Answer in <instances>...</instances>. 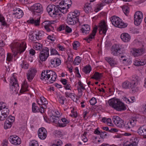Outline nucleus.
Returning <instances> with one entry per match:
<instances>
[{
    "mask_svg": "<svg viewBox=\"0 0 146 146\" xmlns=\"http://www.w3.org/2000/svg\"><path fill=\"white\" fill-rule=\"evenodd\" d=\"M108 102L110 106L117 111L125 110L126 109L124 104L118 99H111L108 100Z\"/></svg>",
    "mask_w": 146,
    "mask_h": 146,
    "instance_id": "obj_2",
    "label": "nucleus"
},
{
    "mask_svg": "<svg viewBox=\"0 0 146 146\" xmlns=\"http://www.w3.org/2000/svg\"><path fill=\"white\" fill-rule=\"evenodd\" d=\"M49 56L46 55L45 54L40 53L39 54L40 60H39V63H41L42 62L45 61Z\"/></svg>",
    "mask_w": 146,
    "mask_h": 146,
    "instance_id": "obj_31",
    "label": "nucleus"
},
{
    "mask_svg": "<svg viewBox=\"0 0 146 146\" xmlns=\"http://www.w3.org/2000/svg\"><path fill=\"white\" fill-rule=\"evenodd\" d=\"M7 116V114L3 115L1 113V115H0V121L4 120Z\"/></svg>",
    "mask_w": 146,
    "mask_h": 146,
    "instance_id": "obj_61",
    "label": "nucleus"
},
{
    "mask_svg": "<svg viewBox=\"0 0 146 146\" xmlns=\"http://www.w3.org/2000/svg\"><path fill=\"white\" fill-rule=\"evenodd\" d=\"M79 46V43L78 41L74 42L73 44V48L75 50H76L77 48Z\"/></svg>",
    "mask_w": 146,
    "mask_h": 146,
    "instance_id": "obj_55",
    "label": "nucleus"
},
{
    "mask_svg": "<svg viewBox=\"0 0 146 146\" xmlns=\"http://www.w3.org/2000/svg\"><path fill=\"white\" fill-rule=\"evenodd\" d=\"M121 38L123 42H128L130 41L131 39V36L128 33H123L121 34Z\"/></svg>",
    "mask_w": 146,
    "mask_h": 146,
    "instance_id": "obj_26",
    "label": "nucleus"
},
{
    "mask_svg": "<svg viewBox=\"0 0 146 146\" xmlns=\"http://www.w3.org/2000/svg\"><path fill=\"white\" fill-rule=\"evenodd\" d=\"M90 30V26L87 24L84 25L83 27L81 29L82 33H85L86 34L89 33Z\"/></svg>",
    "mask_w": 146,
    "mask_h": 146,
    "instance_id": "obj_29",
    "label": "nucleus"
},
{
    "mask_svg": "<svg viewBox=\"0 0 146 146\" xmlns=\"http://www.w3.org/2000/svg\"><path fill=\"white\" fill-rule=\"evenodd\" d=\"M12 123L8 121H5L4 125V128L5 129L11 128L12 125Z\"/></svg>",
    "mask_w": 146,
    "mask_h": 146,
    "instance_id": "obj_45",
    "label": "nucleus"
},
{
    "mask_svg": "<svg viewBox=\"0 0 146 146\" xmlns=\"http://www.w3.org/2000/svg\"><path fill=\"white\" fill-rule=\"evenodd\" d=\"M90 104L92 106L94 105L96 103V98L94 97L92 98L90 101Z\"/></svg>",
    "mask_w": 146,
    "mask_h": 146,
    "instance_id": "obj_56",
    "label": "nucleus"
},
{
    "mask_svg": "<svg viewBox=\"0 0 146 146\" xmlns=\"http://www.w3.org/2000/svg\"><path fill=\"white\" fill-rule=\"evenodd\" d=\"M38 107L37 106L35 103H33L32 104V111L35 113L38 112Z\"/></svg>",
    "mask_w": 146,
    "mask_h": 146,
    "instance_id": "obj_46",
    "label": "nucleus"
},
{
    "mask_svg": "<svg viewBox=\"0 0 146 146\" xmlns=\"http://www.w3.org/2000/svg\"><path fill=\"white\" fill-rule=\"evenodd\" d=\"M50 62L51 66L54 67L58 66L61 63V60L58 58L51 59Z\"/></svg>",
    "mask_w": 146,
    "mask_h": 146,
    "instance_id": "obj_23",
    "label": "nucleus"
},
{
    "mask_svg": "<svg viewBox=\"0 0 146 146\" xmlns=\"http://www.w3.org/2000/svg\"><path fill=\"white\" fill-rule=\"evenodd\" d=\"M3 109V110L1 112L2 114H3V115L7 114V115L9 113V109H8L7 108H5H5H2V109Z\"/></svg>",
    "mask_w": 146,
    "mask_h": 146,
    "instance_id": "obj_50",
    "label": "nucleus"
},
{
    "mask_svg": "<svg viewBox=\"0 0 146 146\" xmlns=\"http://www.w3.org/2000/svg\"><path fill=\"white\" fill-rule=\"evenodd\" d=\"M138 134L143 136L144 138H146V128L144 126L140 127L137 130Z\"/></svg>",
    "mask_w": 146,
    "mask_h": 146,
    "instance_id": "obj_22",
    "label": "nucleus"
},
{
    "mask_svg": "<svg viewBox=\"0 0 146 146\" xmlns=\"http://www.w3.org/2000/svg\"><path fill=\"white\" fill-rule=\"evenodd\" d=\"M105 131H104L103 132H100V135L101 137L103 139L105 138L107 135Z\"/></svg>",
    "mask_w": 146,
    "mask_h": 146,
    "instance_id": "obj_57",
    "label": "nucleus"
},
{
    "mask_svg": "<svg viewBox=\"0 0 146 146\" xmlns=\"http://www.w3.org/2000/svg\"><path fill=\"white\" fill-rule=\"evenodd\" d=\"M0 22L1 23V25L3 26H6L7 25L4 17L1 15H0Z\"/></svg>",
    "mask_w": 146,
    "mask_h": 146,
    "instance_id": "obj_47",
    "label": "nucleus"
},
{
    "mask_svg": "<svg viewBox=\"0 0 146 146\" xmlns=\"http://www.w3.org/2000/svg\"><path fill=\"white\" fill-rule=\"evenodd\" d=\"M8 139L11 143L14 145H19L21 143V139L15 135H11L9 137Z\"/></svg>",
    "mask_w": 146,
    "mask_h": 146,
    "instance_id": "obj_10",
    "label": "nucleus"
},
{
    "mask_svg": "<svg viewBox=\"0 0 146 146\" xmlns=\"http://www.w3.org/2000/svg\"><path fill=\"white\" fill-rule=\"evenodd\" d=\"M146 62L143 61H141L140 60H135L134 64L136 66H139L145 65Z\"/></svg>",
    "mask_w": 146,
    "mask_h": 146,
    "instance_id": "obj_36",
    "label": "nucleus"
},
{
    "mask_svg": "<svg viewBox=\"0 0 146 146\" xmlns=\"http://www.w3.org/2000/svg\"><path fill=\"white\" fill-rule=\"evenodd\" d=\"M139 78L138 76L137 75H133L132 76V81L131 82L132 85H133L132 88H135L136 89H137V86L138 84Z\"/></svg>",
    "mask_w": 146,
    "mask_h": 146,
    "instance_id": "obj_27",
    "label": "nucleus"
},
{
    "mask_svg": "<svg viewBox=\"0 0 146 146\" xmlns=\"http://www.w3.org/2000/svg\"><path fill=\"white\" fill-rule=\"evenodd\" d=\"M21 67L22 68L27 69L29 68V64L25 60L22 61V62L20 64Z\"/></svg>",
    "mask_w": 146,
    "mask_h": 146,
    "instance_id": "obj_34",
    "label": "nucleus"
},
{
    "mask_svg": "<svg viewBox=\"0 0 146 146\" xmlns=\"http://www.w3.org/2000/svg\"><path fill=\"white\" fill-rule=\"evenodd\" d=\"M37 71L34 68H31L28 71L27 75V78L31 82L36 75Z\"/></svg>",
    "mask_w": 146,
    "mask_h": 146,
    "instance_id": "obj_16",
    "label": "nucleus"
},
{
    "mask_svg": "<svg viewBox=\"0 0 146 146\" xmlns=\"http://www.w3.org/2000/svg\"><path fill=\"white\" fill-rule=\"evenodd\" d=\"M10 85L11 92L15 94H17L19 86L17 80L15 77H13L11 78Z\"/></svg>",
    "mask_w": 146,
    "mask_h": 146,
    "instance_id": "obj_5",
    "label": "nucleus"
},
{
    "mask_svg": "<svg viewBox=\"0 0 146 146\" xmlns=\"http://www.w3.org/2000/svg\"><path fill=\"white\" fill-rule=\"evenodd\" d=\"M58 7L60 8V13L61 12L63 14L66 13L68 11L67 9H68L67 7L66 8V6L62 7L58 6Z\"/></svg>",
    "mask_w": 146,
    "mask_h": 146,
    "instance_id": "obj_44",
    "label": "nucleus"
},
{
    "mask_svg": "<svg viewBox=\"0 0 146 146\" xmlns=\"http://www.w3.org/2000/svg\"><path fill=\"white\" fill-rule=\"evenodd\" d=\"M72 15H73L74 17H78L80 15V12L79 11H75L74 12L70 13Z\"/></svg>",
    "mask_w": 146,
    "mask_h": 146,
    "instance_id": "obj_51",
    "label": "nucleus"
},
{
    "mask_svg": "<svg viewBox=\"0 0 146 146\" xmlns=\"http://www.w3.org/2000/svg\"><path fill=\"white\" fill-rule=\"evenodd\" d=\"M6 120L12 124V123L15 120V117L12 116H9L7 118Z\"/></svg>",
    "mask_w": 146,
    "mask_h": 146,
    "instance_id": "obj_53",
    "label": "nucleus"
},
{
    "mask_svg": "<svg viewBox=\"0 0 146 146\" xmlns=\"http://www.w3.org/2000/svg\"><path fill=\"white\" fill-rule=\"evenodd\" d=\"M43 32H34L32 34L29 35L30 39L33 41L41 40L43 36Z\"/></svg>",
    "mask_w": 146,
    "mask_h": 146,
    "instance_id": "obj_7",
    "label": "nucleus"
},
{
    "mask_svg": "<svg viewBox=\"0 0 146 146\" xmlns=\"http://www.w3.org/2000/svg\"><path fill=\"white\" fill-rule=\"evenodd\" d=\"M13 55L11 54L8 53L7 54V60L9 61H11L12 60Z\"/></svg>",
    "mask_w": 146,
    "mask_h": 146,
    "instance_id": "obj_52",
    "label": "nucleus"
},
{
    "mask_svg": "<svg viewBox=\"0 0 146 146\" xmlns=\"http://www.w3.org/2000/svg\"><path fill=\"white\" fill-rule=\"evenodd\" d=\"M67 23L70 25H74L78 22H79V18L74 17L71 14L68 16L67 19Z\"/></svg>",
    "mask_w": 146,
    "mask_h": 146,
    "instance_id": "obj_14",
    "label": "nucleus"
},
{
    "mask_svg": "<svg viewBox=\"0 0 146 146\" xmlns=\"http://www.w3.org/2000/svg\"><path fill=\"white\" fill-rule=\"evenodd\" d=\"M137 143L136 141L133 142L131 143L126 145L125 146H136Z\"/></svg>",
    "mask_w": 146,
    "mask_h": 146,
    "instance_id": "obj_64",
    "label": "nucleus"
},
{
    "mask_svg": "<svg viewBox=\"0 0 146 146\" xmlns=\"http://www.w3.org/2000/svg\"><path fill=\"white\" fill-rule=\"evenodd\" d=\"M65 29L66 32L68 33H70L72 31V29L68 26H66Z\"/></svg>",
    "mask_w": 146,
    "mask_h": 146,
    "instance_id": "obj_62",
    "label": "nucleus"
},
{
    "mask_svg": "<svg viewBox=\"0 0 146 146\" xmlns=\"http://www.w3.org/2000/svg\"><path fill=\"white\" fill-rule=\"evenodd\" d=\"M30 146H38V142L35 140H33L29 143Z\"/></svg>",
    "mask_w": 146,
    "mask_h": 146,
    "instance_id": "obj_49",
    "label": "nucleus"
},
{
    "mask_svg": "<svg viewBox=\"0 0 146 146\" xmlns=\"http://www.w3.org/2000/svg\"><path fill=\"white\" fill-rule=\"evenodd\" d=\"M133 85H132L131 82L126 80L123 82L121 85V86L123 88L127 89L129 88H131L132 91H136L137 89H136L135 88H132Z\"/></svg>",
    "mask_w": 146,
    "mask_h": 146,
    "instance_id": "obj_18",
    "label": "nucleus"
},
{
    "mask_svg": "<svg viewBox=\"0 0 146 146\" xmlns=\"http://www.w3.org/2000/svg\"><path fill=\"white\" fill-rule=\"evenodd\" d=\"M99 27L100 34L101 35L103 34L105 35L108 28L105 21H101L99 24Z\"/></svg>",
    "mask_w": 146,
    "mask_h": 146,
    "instance_id": "obj_15",
    "label": "nucleus"
},
{
    "mask_svg": "<svg viewBox=\"0 0 146 146\" xmlns=\"http://www.w3.org/2000/svg\"><path fill=\"white\" fill-rule=\"evenodd\" d=\"M97 29L98 28L97 26H96L94 28L92 33L89 35L88 38L86 37L85 38V39L88 42H90V41L92 40V39L94 38V36L96 33Z\"/></svg>",
    "mask_w": 146,
    "mask_h": 146,
    "instance_id": "obj_24",
    "label": "nucleus"
},
{
    "mask_svg": "<svg viewBox=\"0 0 146 146\" xmlns=\"http://www.w3.org/2000/svg\"><path fill=\"white\" fill-rule=\"evenodd\" d=\"M28 88L27 82L26 81H25L22 85L21 89V90L20 92H23L27 91L28 90Z\"/></svg>",
    "mask_w": 146,
    "mask_h": 146,
    "instance_id": "obj_33",
    "label": "nucleus"
},
{
    "mask_svg": "<svg viewBox=\"0 0 146 146\" xmlns=\"http://www.w3.org/2000/svg\"><path fill=\"white\" fill-rule=\"evenodd\" d=\"M112 121L118 127L120 128L124 127V121L119 117L117 116H113L112 118Z\"/></svg>",
    "mask_w": 146,
    "mask_h": 146,
    "instance_id": "obj_12",
    "label": "nucleus"
},
{
    "mask_svg": "<svg viewBox=\"0 0 146 146\" xmlns=\"http://www.w3.org/2000/svg\"><path fill=\"white\" fill-rule=\"evenodd\" d=\"M53 74V71L50 70H43L41 74L40 79L42 80L44 79L47 81V82L48 83V80L50 78V74Z\"/></svg>",
    "mask_w": 146,
    "mask_h": 146,
    "instance_id": "obj_9",
    "label": "nucleus"
},
{
    "mask_svg": "<svg viewBox=\"0 0 146 146\" xmlns=\"http://www.w3.org/2000/svg\"><path fill=\"white\" fill-rule=\"evenodd\" d=\"M40 100L43 103V104H48V102L46 100V99L43 97L42 96L40 98Z\"/></svg>",
    "mask_w": 146,
    "mask_h": 146,
    "instance_id": "obj_60",
    "label": "nucleus"
},
{
    "mask_svg": "<svg viewBox=\"0 0 146 146\" xmlns=\"http://www.w3.org/2000/svg\"><path fill=\"white\" fill-rule=\"evenodd\" d=\"M50 120L52 122L57 124L59 121L60 122L61 121V120L60 119L59 117L53 115L50 117Z\"/></svg>",
    "mask_w": 146,
    "mask_h": 146,
    "instance_id": "obj_30",
    "label": "nucleus"
},
{
    "mask_svg": "<svg viewBox=\"0 0 146 146\" xmlns=\"http://www.w3.org/2000/svg\"><path fill=\"white\" fill-rule=\"evenodd\" d=\"M82 58L79 56H76L73 62V64L75 65H78L81 61Z\"/></svg>",
    "mask_w": 146,
    "mask_h": 146,
    "instance_id": "obj_43",
    "label": "nucleus"
},
{
    "mask_svg": "<svg viewBox=\"0 0 146 146\" xmlns=\"http://www.w3.org/2000/svg\"><path fill=\"white\" fill-rule=\"evenodd\" d=\"M58 5L62 7H63V6H66L68 8H69L70 7L69 5L70 6V4L68 3H66V2L64 1V0L61 1L59 3V5Z\"/></svg>",
    "mask_w": 146,
    "mask_h": 146,
    "instance_id": "obj_42",
    "label": "nucleus"
},
{
    "mask_svg": "<svg viewBox=\"0 0 146 146\" xmlns=\"http://www.w3.org/2000/svg\"><path fill=\"white\" fill-rule=\"evenodd\" d=\"M123 54H122L119 55L120 56L121 58V60H122L123 63H124L125 62H126V61L128 59L124 55L125 53L124 51H123Z\"/></svg>",
    "mask_w": 146,
    "mask_h": 146,
    "instance_id": "obj_48",
    "label": "nucleus"
},
{
    "mask_svg": "<svg viewBox=\"0 0 146 146\" xmlns=\"http://www.w3.org/2000/svg\"><path fill=\"white\" fill-rule=\"evenodd\" d=\"M28 23L33 24L34 25L37 26L40 25V18L38 17L37 19H32L27 21Z\"/></svg>",
    "mask_w": 146,
    "mask_h": 146,
    "instance_id": "obj_28",
    "label": "nucleus"
},
{
    "mask_svg": "<svg viewBox=\"0 0 146 146\" xmlns=\"http://www.w3.org/2000/svg\"><path fill=\"white\" fill-rule=\"evenodd\" d=\"M144 53V49L143 48L135 49L133 50V54L135 57H136L141 55Z\"/></svg>",
    "mask_w": 146,
    "mask_h": 146,
    "instance_id": "obj_25",
    "label": "nucleus"
},
{
    "mask_svg": "<svg viewBox=\"0 0 146 146\" xmlns=\"http://www.w3.org/2000/svg\"><path fill=\"white\" fill-rule=\"evenodd\" d=\"M143 17L142 13L138 11L136 12L134 15V24L135 25H138L141 23Z\"/></svg>",
    "mask_w": 146,
    "mask_h": 146,
    "instance_id": "obj_11",
    "label": "nucleus"
},
{
    "mask_svg": "<svg viewBox=\"0 0 146 146\" xmlns=\"http://www.w3.org/2000/svg\"><path fill=\"white\" fill-rule=\"evenodd\" d=\"M30 10L34 14H41L43 11L42 5L39 3H36L31 6L30 7Z\"/></svg>",
    "mask_w": 146,
    "mask_h": 146,
    "instance_id": "obj_6",
    "label": "nucleus"
},
{
    "mask_svg": "<svg viewBox=\"0 0 146 146\" xmlns=\"http://www.w3.org/2000/svg\"><path fill=\"white\" fill-rule=\"evenodd\" d=\"M46 10L49 15L52 17H55L57 15L59 16L60 15L58 5L56 6L54 5H49L47 6Z\"/></svg>",
    "mask_w": 146,
    "mask_h": 146,
    "instance_id": "obj_3",
    "label": "nucleus"
},
{
    "mask_svg": "<svg viewBox=\"0 0 146 146\" xmlns=\"http://www.w3.org/2000/svg\"><path fill=\"white\" fill-rule=\"evenodd\" d=\"M106 123L108 124V125L111 126L113 124L111 122V119L110 118H108L106 120Z\"/></svg>",
    "mask_w": 146,
    "mask_h": 146,
    "instance_id": "obj_59",
    "label": "nucleus"
},
{
    "mask_svg": "<svg viewBox=\"0 0 146 146\" xmlns=\"http://www.w3.org/2000/svg\"><path fill=\"white\" fill-rule=\"evenodd\" d=\"M50 50L51 55L58 54L57 51L54 48H51Z\"/></svg>",
    "mask_w": 146,
    "mask_h": 146,
    "instance_id": "obj_54",
    "label": "nucleus"
},
{
    "mask_svg": "<svg viewBox=\"0 0 146 146\" xmlns=\"http://www.w3.org/2000/svg\"><path fill=\"white\" fill-rule=\"evenodd\" d=\"M84 10L85 12L88 13L91 11L92 8L91 6L85 5L84 7Z\"/></svg>",
    "mask_w": 146,
    "mask_h": 146,
    "instance_id": "obj_41",
    "label": "nucleus"
},
{
    "mask_svg": "<svg viewBox=\"0 0 146 146\" xmlns=\"http://www.w3.org/2000/svg\"><path fill=\"white\" fill-rule=\"evenodd\" d=\"M111 22L114 26L120 28H124L127 27V24L122 21L121 19L118 17L113 16L110 18Z\"/></svg>",
    "mask_w": 146,
    "mask_h": 146,
    "instance_id": "obj_4",
    "label": "nucleus"
},
{
    "mask_svg": "<svg viewBox=\"0 0 146 146\" xmlns=\"http://www.w3.org/2000/svg\"><path fill=\"white\" fill-rule=\"evenodd\" d=\"M52 22L50 21H46L43 23V25H44V27L45 29L48 32H50L53 29V27L52 26Z\"/></svg>",
    "mask_w": 146,
    "mask_h": 146,
    "instance_id": "obj_20",
    "label": "nucleus"
},
{
    "mask_svg": "<svg viewBox=\"0 0 146 146\" xmlns=\"http://www.w3.org/2000/svg\"><path fill=\"white\" fill-rule=\"evenodd\" d=\"M105 59L111 67H113L117 64V62L115 59L113 58L106 57L105 58Z\"/></svg>",
    "mask_w": 146,
    "mask_h": 146,
    "instance_id": "obj_19",
    "label": "nucleus"
},
{
    "mask_svg": "<svg viewBox=\"0 0 146 146\" xmlns=\"http://www.w3.org/2000/svg\"><path fill=\"white\" fill-rule=\"evenodd\" d=\"M78 97L80 98L82 95V91L80 88H78Z\"/></svg>",
    "mask_w": 146,
    "mask_h": 146,
    "instance_id": "obj_63",
    "label": "nucleus"
},
{
    "mask_svg": "<svg viewBox=\"0 0 146 146\" xmlns=\"http://www.w3.org/2000/svg\"><path fill=\"white\" fill-rule=\"evenodd\" d=\"M137 120L135 117L129 120L127 123L124 124V127L126 129H131L133 128L136 125Z\"/></svg>",
    "mask_w": 146,
    "mask_h": 146,
    "instance_id": "obj_13",
    "label": "nucleus"
},
{
    "mask_svg": "<svg viewBox=\"0 0 146 146\" xmlns=\"http://www.w3.org/2000/svg\"><path fill=\"white\" fill-rule=\"evenodd\" d=\"M40 53L49 56V49L47 47H44L43 48L42 50L40 52Z\"/></svg>",
    "mask_w": 146,
    "mask_h": 146,
    "instance_id": "obj_37",
    "label": "nucleus"
},
{
    "mask_svg": "<svg viewBox=\"0 0 146 146\" xmlns=\"http://www.w3.org/2000/svg\"><path fill=\"white\" fill-rule=\"evenodd\" d=\"M130 31L133 33H139V30L135 27H133Z\"/></svg>",
    "mask_w": 146,
    "mask_h": 146,
    "instance_id": "obj_58",
    "label": "nucleus"
},
{
    "mask_svg": "<svg viewBox=\"0 0 146 146\" xmlns=\"http://www.w3.org/2000/svg\"><path fill=\"white\" fill-rule=\"evenodd\" d=\"M13 11L14 13H13V14L15 15V17L17 19L21 18L23 15L22 10L19 8H15L13 10Z\"/></svg>",
    "mask_w": 146,
    "mask_h": 146,
    "instance_id": "obj_21",
    "label": "nucleus"
},
{
    "mask_svg": "<svg viewBox=\"0 0 146 146\" xmlns=\"http://www.w3.org/2000/svg\"><path fill=\"white\" fill-rule=\"evenodd\" d=\"M120 46L118 44H114L111 47V54L113 56H117L119 55L123 54V51H121Z\"/></svg>",
    "mask_w": 146,
    "mask_h": 146,
    "instance_id": "obj_8",
    "label": "nucleus"
},
{
    "mask_svg": "<svg viewBox=\"0 0 146 146\" xmlns=\"http://www.w3.org/2000/svg\"><path fill=\"white\" fill-rule=\"evenodd\" d=\"M102 74L98 72H96L92 76L91 78L94 79L96 80L100 79L102 76Z\"/></svg>",
    "mask_w": 146,
    "mask_h": 146,
    "instance_id": "obj_40",
    "label": "nucleus"
},
{
    "mask_svg": "<svg viewBox=\"0 0 146 146\" xmlns=\"http://www.w3.org/2000/svg\"><path fill=\"white\" fill-rule=\"evenodd\" d=\"M47 132L46 129L44 127L40 128L38 131V137L41 139H45L47 136Z\"/></svg>",
    "mask_w": 146,
    "mask_h": 146,
    "instance_id": "obj_17",
    "label": "nucleus"
},
{
    "mask_svg": "<svg viewBox=\"0 0 146 146\" xmlns=\"http://www.w3.org/2000/svg\"><path fill=\"white\" fill-rule=\"evenodd\" d=\"M91 70V67L90 65L86 66L83 69V71L86 74L89 73Z\"/></svg>",
    "mask_w": 146,
    "mask_h": 146,
    "instance_id": "obj_38",
    "label": "nucleus"
},
{
    "mask_svg": "<svg viewBox=\"0 0 146 146\" xmlns=\"http://www.w3.org/2000/svg\"><path fill=\"white\" fill-rule=\"evenodd\" d=\"M11 50L14 52V56H17L18 58L19 57L22 58V57L20 56L25 50L26 48V43L22 42L21 43L16 42L12 43L10 45Z\"/></svg>",
    "mask_w": 146,
    "mask_h": 146,
    "instance_id": "obj_1",
    "label": "nucleus"
},
{
    "mask_svg": "<svg viewBox=\"0 0 146 146\" xmlns=\"http://www.w3.org/2000/svg\"><path fill=\"white\" fill-rule=\"evenodd\" d=\"M42 45L38 42H35L33 45V48L37 50H40L42 48Z\"/></svg>",
    "mask_w": 146,
    "mask_h": 146,
    "instance_id": "obj_39",
    "label": "nucleus"
},
{
    "mask_svg": "<svg viewBox=\"0 0 146 146\" xmlns=\"http://www.w3.org/2000/svg\"><path fill=\"white\" fill-rule=\"evenodd\" d=\"M50 76V79L48 80L49 83H53L55 81L57 77V75L55 72L53 71V74Z\"/></svg>",
    "mask_w": 146,
    "mask_h": 146,
    "instance_id": "obj_32",
    "label": "nucleus"
},
{
    "mask_svg": "<svg viewBox=\"0 0 146 146\" xmlns=\"http://www.w3.org/2000/svg\"><path fill=\"white\" fill-rule=\"evenodd\" d=\"M57 98L60 104L62 105L64 104V102L66 98L64 96L59 95L57 96Z\"/></svg>",
    "mask_w": 146,
    "mask_h": 146,
    "instance_id": "obj_35",
    "label": "nucleus"
}]
</instances>
